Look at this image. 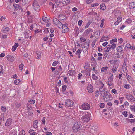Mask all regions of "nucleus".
<instances>
[{
  "label": "nucleus",
  "mask_w": 135,
  "mask_h": 135,
  "mask_svg": "<svg viewBox=\"0 0 135 135\" xmlns=\"http://www.w3.org/2000/svg\"><path fill=\"white\" fill-rule=\"evenodd\" d=\"M90 108L89 105L87 103L83 104L82 105V108L85 110H88Z\"/></svg>",
  "instance_id": "8"
},
{
  "label": "nucleus",
  "mask_w": 135,
  "mask_h": 135,
  "mask_svg": "<svg viewBox=\"0 0 135 135\" xmlns=\"http://www.w3.org/2000/svg\"><path fill=\"white\" fill-rule=\"evenodd\" d=\"M89 41H88L87 42H86V46H84V48H85V50H87L88 49V47L89 46Z\"/></svg>",
  "instance_id": "32"
},
{
  "label": "nucleus",
  "mask_w": 135,
  "mask_h": 135,
  "mask_svg": "<svg viewBox=\"0 0 135 135\" xmlns=\"http://www.w3.org/2000/svg\"><path fill=\"white\" fill-rule=\"evenodd\" d=\"M129 122H131L134 123L135 122V119H129Z\"/></svg>",
  "instance_id": "62"
},
{
  "label": "nucleus",
  "mask_w": 135,
  "mask_h": 135,
  "mask_svg": "<svg viewBox=\"0 0 135 135\" xmlns=\"http://www.w3.org/2000/svg\"><path fill=\"white\" fill-rule=\"evenodd\" d=\"M117 40L115 38L114 39H113L110 40V44H112L113 42H117Z\"/></svg>",
  "instance_id": "44"
},
{
  "label": "nucleus",
  "mask_w": 135,
  "mask_h": 135,
  "mask_svg": "<svg viewBox=\"0 0 135 135\" xmlns=\"http://www.w3.org/2000/svg\"><path fill=\"white\" fill-rule=\"evenodd\" d=\"M87 90L89 92H93V87L92 85L91 84L88 85L87 87Z\"/></svg>",
  "instance_id": "11"
},
{
  "label": "nucleus",
  "mask_w": 135,
  "mask_h": 135,
  "mask_svg": "<svg viewBox=\"0 0 135 135\" xmlns=\"http://www.w3.org/2000/svg\"><path fill=\"white\" fill-rule=\"evenodd\" d=\"M17 131L16 130L12 131V132L9 134V135H17Z\"/></svg>",
  "instance_id": "24"
},
{
  "label": "nucleus",
  "mask_w": 135,
  "mask_h": 135,
  "mask_svg": "<svg viewBox=\"0 0 135 135\" xmlns=\"http://www.w3.org/2000/svg\"><path fill=\"white\" fill-rule=\"evenodd\" d=\"M64 80L65 82L66 83H68V81L67 80V77H65L64 78Z\"/></svg>",
  "instance_id": "63"
},
{
  "label": "nucleus",
  "mask_w": 135,
  "mask_h": 135,
  "mask_svg": "<svg viewBox=\"0 0 135 135\" xmlns=\"http://www.w3.org/2000/svg\"><path fill=\"white\" fill-rule=\"evenodd\" d=\"M120 12L119 10H117L116 11H114L113 12L114 13H116L115 14V16L117 15L118 14L117 13H118L119 14L120 13Z\"/></svg>",
  "instance_id": "50"
},
{
  "label": "nucleus",
  "mask_w": 135,
  "mask_h": 135,
  "mask_svg": "<svg viewBox=\"0 0 135 135\" xmlns=\"http://www.w3.org/2000/svg\"><path fill=\"white\" fill-rule=\"evenodd\" d=\"M81 125L78 122H75L73 126V129L74 132L76 133L79 132L81 129Z\"/></svg>",
  "instance_id": "2"
},
{
  "label": "nucleus",
  "mask_w": 135,
  "mask_h": 135,
  "mask_svg": "<svg viewBox=\"0 0 135 135\" xmlns=\"http://www.w3.org/2000/svg\"><path fill=\"white\" fill-rule=\"evenodd\" d=\"M117 52L122 53L123 50L121 46H118L117 48Z\"/></svg>",
  "instance_id": "17"
},
{
  "label": "nucleus",
  "mask_w": 135,
  "mask_h": 135,
  "mask_svg": "<svg viewBox=\"0 0 135 135\" xmlns=\"http://www.w3.org/2000/svg\"><path fill=\"white\" fill-rule=\"evenodd\" d=\"M59 19L62 21H64L66 20V16L65 15L61 14L59 16Z\"/></svg>",
  "instance_id": "9"
},
{
  "label": "nucleus",
  "mask_w": 135,
  "mask_h": 135,
  "mask_svg": "<svg viewBox=\"0 0 135 135\" xmlns=\"http://www.w3.org/2000/svg\"><path fill=\"white\" fill-rule=\"evenodd\" d=\"M32 6H33V8L35 11H37L39 10L40 6L38 3V2L36 0H34Z\"/></svg>",
  "instance_id": "4"
},
{
  "label": "nucleus",
  "mask_w": 135,
  "mask_h": 135,
  "mask_svg": "<svg viewBox=\"0 0 135 135\" xmlns=\"http://www.w3.org/2000/svg\"><path fill=\"white\" fill-rule=\"evenodd\" d=\"M86 113L87 114L85 113V115L84 114V115L82 116L81 119L84 120V121L88 122L89 121L91 115L90 114H88L87 112Z\"/></svg>",
  "instance_id": "5"
},
{
  "label": "nucleus",
  "mask_w": 135,
  "mask_h": 135,
  "mask_svg": "<svg viewBox=\"0 0 135 135\" xmlns=\"http://www.w3.org/2000/svg\"><path fill=\"white\" fill-rule=\"evenodd\" d=\"M111 49H114L116 47V45L114 43L112 44L111 45H110Z\"/></svg>",
  "instance_id": "38"
},
{
  "label": "nucleus",
  "mask_w": 135,
  "mask_h": 135,
  "mask_svg": "<svg viewBox=\"0 0 135 135\" xmlns=\"http://www.w3.org/2000/svg\"><path fill=\"white\" fill-rule=\"evenodd\" d=\"M80 41L83 42H85L86 41V39L85 38L83 37L80 38Z\"/></svg>",
  "instance_id": "52"
},
{
  "label": "nucleus",
  "mask_w": 135,
  "mask_h": 135,
  "mask_svg": "<svg viewBox=\"0 0 135 135\" xmlns=\"http://www.w3.org/2000/svg\"><path fill=\"white\" fill-rule=\"evenodd\" d=\"M23 64L22 63H21L20 65L19 66V68L20 70H22L23 69Z\"/></svg>",
  "instance_id": "40"
},
{
  "label": "nucleus",
  "mask_w": 135,
  "mask_h": 135,
  "mask_svg": "<svg viewBox=\"0 0 135 135\" xmlns=\"http://www.w3.org/2000/svg\"><path fill=\"white\" fill-rule=\"evenodd\" d=\"M131 109L132 110L135 112V106L133 105H131L130 107Z\"/></svg>",
  "instance_id": "42"
},
{
  "label": "nucleus",
  "mask_w": 135,
  "mask_h": 135,
  "mask_svg": "<svg viewBox=\"0 0 135 135\" xmlns=\"http://www.w3.org/2000/svg\"><path fill=\"white\" fill-rule=\"evenodd\" d=\"M129 7L130 9H133L135 8V3L132 2L129 3Z\"/></svg>",
  "instance_id": "15"
},
{
  "label": "nucleus",
  "mask_w": 135,
  "mask_h": 135,
  "mask_svg": "<svg viewBox=\"0 0 135 135\" xmlns=\"http://www.w3.org/2000/svg\"><path fill=\"white\" fill-rule=\"evenodd\" d=\"M92 77L93 79L94 80H96L98 79V77L95 75L94 74H93L92 76Z\"/></svg>",
  "instance_id": "37"
},
{
  "label": "nucleus",
  "mask_w": 135,
  "mask_h": 135,
  "mask_svg": "<svg viewBox=\"0 0 135 135\" xmlns=\"http://www.w3.org/2000/svg\"><path fill=\"white\" fill-rule=\"evenodd\" d=\"M1 110L3 111H5L6 110V108L5 107L2 106L1 107Z\"/></svg>",
  "instance_id": "55"
},
{
  "label": "nucleus",
  "mask_w": 135,
  "mask_h": 135,
  "mask_svg": "<svg viewBox=\"0 0 135 135\" xmlns=\"http://www.w3.org/2000/svg\"><path fill=\"white\" fill-rule=\"evenodd\" d=\"M108 56V54L107 53H105L104 54V55H103V59H106V58Z\"/></svg>",
  "instance_id": "49"
},
{
  "label": "nucleus",
  "mask_w": 135,
  "mask_h": 135,
  "mask_svg": "<svg viewBox=\"0 0 135 135\" xmlns=\"http://www.w3.org/2000/svg\"><path fill=\"white\" fill-rule=\"evenodd\" d=\"M108 68L107 66H106L105 67H103L101 68V72H105L106 71Z\"/></svg>",
  "instance_id": "35"
},
{
  "label": "nucleus",
  "mask_w": 135,
  "mask_h": 135,
  "mask_svg": "<svg viewBox=\"0 0 135 135\" xmlns=\"http://www.w3.org/2000/svg\"><path fill=\"white\" fill-rule=\"evenodd\" d=\"M126 75L127 77V79L128 80H130V79H131V76H129L126 73Z\"/></svg>",
  "instance_id": "59"
},
{
  "label": "nucleus",
  "mask_w": 135,
  "mask_h": 135,
  "mask_svg": "<svg viewBox=\"0 0 135 135\" xmlns=\"http://www.w3.org/2000/svg\"><path fill=\"white\" fill-rule=\"evenodd\" d=\"M95 96L96 97H98V95L99 94V91L98 90H97L95 93Z\"/></svg>",
  "instance_id": "57"
},
{
  "label": "nucleus",
  "mask_w": 135,
  "mask_h": 135,
  "mask_svg": "<svg viewBox=\"0 0 135 135\" xmlns=\"http://www.w3.org/2000/svg\"><path fill=\"white\" fill-rule=\"evenodd\" d=\"M112 92L114 93V94H117V91L115 89H113L112 90Z\"/></svg>",
  "instance_id": "51"
},
{
  "label": "nucleus",
  "mask_w": 135,
  "mask_h": 135,
  "mask_svg": "<svg viewBox=\"0 0 135 135\" xmlns=\"http://www.w3.org/2000/svg\"><path fill=\"white\" fill-rule=\"evenodd\" d=\"M27 109L30 110V109L31 107V105L29 104H27Z\"/></svg>",
  "instance_id": "58"
},
{
  "label": "nucleus",
  "mask_w": 135,
  "mask_h": 135,
  "mask_svg": "<svg viewBox=\"0 0 135 135\" xmlns=\"http://www.w3.org/2000/svg\"><path fill=\"white\" fill-rule=\"evenodd\" d=\"M108 85L109 86H112V87H110V88H112L113 87V82H108Z\"/></svg>",
  "instance_id": "47"
},
{
  "label": "nucleus",
  "mask_w": 135,
  "mask_h": 135,
  "mask_svg": "<svg viewBox=\"0 0 135 135\" xmlns=\"http://www.w3.org/2000/svg\"><path fill=\"white\" fill-rule=\"evenodd\" d=\"M82 75V74L81 73L79 74L78 76V79H80Z\"/></svg>",
  "instance_id": "56"
},
{
  "label": "nucleus",
  "mask_w": 135,
  "mask_h": 135,
  "mask_svg": "<svg viewBox=\"0 0 135 135\" xmlns=\"http://www.w3.org/2000/svg\"><path fill=\"white\" fill-rule=\"evenodd\" d=\"M124 87L127 89H128L130 88V85L127 84H125L124 85Z\"/></svg>",
  "instance_id": "28"
},
{
  "label": "nucleus",
  "mask_w": 135,
  "mask_h": 135,
  "mask_svg": "<svg viewBox=\"0 0 135 135\" xmlns=\"http://www.w3.org/2000/svg\"><path fill=\"white\" fill-rule=\"evenodd\" d=\"M68 74L69 76H72L73 75L75 74V71L74 70H70L69 71Z\"/></svg>",
  "instance_id": "21"
},
{
  "label": "nucleus",
  "mask_w": 135,
  "mask_h": 135,
  "mask_svg": "<svg viewBox=\"0 0 135 135\" xmlns=\"http://www.w3.org/2000/svg\"><path fill=\"white\" fill-rule=\"evenodd\" d=\"M66 86L65 85H64L62 86V91L63 92H64L65 91V90H66Z\"/></svg>",
  "instance_id": "45"
},
{
  "label": "nucleus",
  "mask_w": 135,
  "mask_h": 135,
  "mask_svg": "<svg viewBox=\"0 0 135 135\" xmlns=\"http://www.w3.org/2000/svg\"><path fill=\"white\" fill-rule=\"evenodd\" d=\"M113 74H112L110 77V78H108V80H109L110 79L111 80H113Z\"/></svg>",
  "instance_id": "61"
},
{
  "label": "nucleus",
  "mask_w": 135,
  "mask_h": 135,
  "mask_svg": "<svg viewBox=\"0 0 135 135\" xmlns=\"http://www.w3.org/2000/svg\"><path fill=\"white\" fill-rule=\"evenodd\" d=\"M70 0H64L62 1V3L63 4H65L70 3Z\"/></svg>",
  "instance_id": "26"
},
{
  "label": "nucleus",
  "mask_w": 135,
  "mask_h": 135,
  "mask_svg": "<svg viewBox=\"0 0 135 135\" xmlns=\"http://www.w3.org/2000/svg\"><path fill=\"white\" fill-rule=\"evenodd\" d=\"M25 133L24 130H22L21 132H20L19 135H25Z\"/></svg>",
  "instance_id": "39"
},
{
  "label": "nucleus",
  "mask_w": 135,
  "mask_h": 135,
  "mask_svg": "<svg viewBox=\"0 0 135 135\" xmlns=\"http://www.w3.org/2000/svg\"><path fill=\"white\" fill-rule=\"evenodd\" d=\"M111 48L110 45H107L105 48V50L106 52H108L110 51L111 49Z\"/></svg>",
  "instance_id": "20"
},
{
  "label": "nucleus",
  "mask_w": 135,
  "mask_h": 135,
  "mask_svg": "<svg viewBox=\"0 0 135 135\" xmlns=\"http://www.w3.org/2000/svg\"><path fill=\"white\" fill-rule=\"evenodd\" d=\"M108 39V37H105L103 36L101 39L100 40V42H103L104 41L107 40Z\"/></svg>",
  "instance_id": "18"
},
{
  "label": "nucleus",
  "mask_w": 135,
  "mask_h": 135,
  "mask_svg": "<svg viewBox=\"0 0 135 135\" xmlns=\"http://www.w3.org/2000/svg\"><path fill=\"white\" fill-rule=\"evenodd\" d=\"M125 96L127 99L130 100L131 102H135V98L131 94L126 93Z\"/></svg>",
  "instance_id": "3"
},
{
  "label": "nucleus",
  "mask_w": 135,
  "mask_h": 135,
  "mask_svg": "<svg viewBox=\"0 0 135 135\" xmlns=\"http://www.w3.org/2000/svg\"><path fill=\"white\" fill-rule=\"evenodd\" d=\"M88 62H86L85 64V65L84 67V68L85 69H88Z\"/></svg>",
  "instance_id": "41"
},
{
  "label": "nucleus",
  "mask_w": 135,
  "mask_h": 135,
  "mask_svg": "<svg viewBox=\"0 0 135 135\" xmlns=\"http://www.w3.org/2000/svg\"><path fill=\"white\" fill-rule=\"evenodd\" d=\"M12 120L9 118L7 120L6 122L5 123V125L6 126H9L12 124Z\"/></svg>",
  "instance_id": "13"
},
{
  "label": "nucleus",
  "mask_w": 135,
  "mask_h": 135,
  "mask_svg": "<svg viewBox=\"0 0 135 135\" xmlns=\"http://www.w3.org/2000/svg\"><path fill=\"white\" fill-rule=\"evenodd\" d=\"M30 134L32 135H34L35 134V131L30 129L29 131Z\"/></svg>",
  "instance_id": "31"
},
{
  "label": "nucleus",
  "mask_w": 135,
  "mask_h": 135,
  "mask_svg": "<svg viewBox=\"0 0 135 135\" xmlns=\"http://www.w3.org/2000/svg\"><path fill=\"white\" fill-rule=\"evenodd\" d=\"M82 51V50L81 49H78V50L77 51L76 54H80L81 53Z\"/></svg>",
  "instance_id": "43"
},
{
  "label": "nucleus",
  "mask_w": 135,
  "mask_h": 135,
  "mask_svg": "<svg viewBox=\"0 0 135 135\" xmlns=\"http://www.w3.org/2000/svg\"><path fill=\"white\" fill-rule=\"evenodd\" d=\"M41 52H38L37 53V58L39 59H40L41 56Z\"/></svg>",
  "instance_id": "34"
},
{
  "label": "nucleus",
  "mask_w": 135,
  "mask_h": 135,
  "mask_svg": "<svg viewBox=\"0 0 135 135\" xmlns=\"http://www.w3.org/2000/svg\"><path fill=\"white\" fill-rule=\"evenodd\" d=\"M104 106H105V104L103 103H102L100 104V107L101 108H103L104 107Z\"/></svg>",
  "instance_id": "60"
},
{
  "label": "nucleus",
  "mask_w": 135,
  "mask_h": 135,
  "mask_svg": "<svg viewBox=\"0 0 135 135\" xmlns=\"http://www.w3.org/2000/svg\"><path fill=\"white\" fill-rule=\"evenodd\" d=\"M92 23V21H89L88 22L86 25L87 26H89V25Z\"/></svg>",
  "instance_id": "64"
},
{
  "label": "nucleus",
  "mask_w": 135,
  "mask_h": 135,
  "mask_svg": "<svg viewBox=\"0 0 135 135\" xmlns=\"http://www.w3.org/2000/svg\"><path fill=\"white\" fill-rule=\"evenodd\" d=\"M66 105L69 107H71L73 105V103L72 101L69 99L66 100L65 101Z\"/></svg>",
  "instance_id": "7"
},
{
  "label": "nucleus",
  "mask_w": 135,
  "mask_h": 135,
  "mask_svg": "<svg viewBox=\"0 0 135 135\" xmlns=\"http://www.w3.org/2000/svg\"><path fill=\"white\" fill-rule=\"evenodd\" d=\"M93 31L92 29L91 28H88L85 30V32L87 34H89L90 32H92Z\"/></svg>",
  "instance_id": "23"
},
{
  "label": "nucleus",
  "mask_w": 135,
  "mask_h": 135,
  "mask_svg": "<svg viewBox=\"0 0 135 135\" xmlns=\"http://www.w3.org/2000/svg\"><path fill=\"white\" fill-rule=\"evenodd\" d=\"M7 59L10 61H13L14 60V57L12 56L9 55H8L7 56Z\"/></svg>",
  "instance_id": "12"
},
{
  "label": "nucleus",
  "mask_w": 135,
  "mask_h": 135,
  "mask_svg": "<svg viewBox=\"0 0 135 135\" xmlns=\"http://www.w3.org/2000/svg\"><path fill=\"white\" fill-rule=\"evenodd\" d=\"M13 6L14 7V11H15L18 10L21 8V7L18 4H13Z\"/></svg>",
  "instance_id": "14"
},
{
  "label": "nucleus",
  "mask_w": 135,
  "mask_h": 135,
  "mask_svg": "<svg viewBox=\"0 0 135 135\" xmlns=\"http://www.w3.org/2000/svg\"><path fill=\"white\" fill-rule=\"evenodd\" d=\"M123 115L125 116V117H126L127 116V111H124L122 113Z\"/></svg>",
  "instance_id": "53"
},
{
  "label": "nucleus",
  "mask_w": 135,
  "mask_h": 135,
  "mask_svg": "<svg viewBox=\"0 0 135 135\" xmlns=\"http://www.w3.org/2000/svg\"><path fill=\"white\" fill-rule=\"evenodd\" d=\"M53 22L54 24L56 25L59 22V21L56 18H55L53 20Z\"/></svg>",
  "instance_id": "22"
},
{
  "label": "nucleus",
  "mask_w": 135,
  "mask_h": 135,
  "mask_svg": "<svg viewBox=\"0 0 135 135\" xmlns=\"http://www.w3.org/2000/svg\"><path fill=\"white\" fill-rule=\"evenodd\" d=\"M18 46L19 45L18 43H15L14 44V45L12 47V51H14L16 49V48L18 47Z\"/></svg>",
  "instance_id": "16"
},
{
  "label": "nucleus",
  "mask_w": 135,
  "mask_h": 135,
  "mask_svg": "<svg viewBox=\"0 0 135 135\" xmlns=\"http://www.w3.org/2000/svg\"><path fill=\"white\" fill-rule=\"evenodd\" d=\"M9 30L8 27H3L2 30V32L3 33H6L8 32Z\"/></svg>",
  "instance_id": "10"
},
{
  "label": "nucleus",
  "mask_w": 135,
  "mask_h": 135,
  "mask_svg": "<svg viewBox=\"0 0 135 135\" xmlns=\"http://www.w3.org/2000/svg\"><path fill=\"white\" fill-rule=\"evenodd\" d=\"M20 81V79H17L15 80L14 83L15 84L17 85L18 84Z\"/></svg>",
  "instance_id": "33"
},
{
  "label": "nucleus",
  "mask_w": 135,
  "mask_h": 135,
  "mask_svg": "<svg viewBox=\"0 0 135 135\" xmlns=\"http://www.w3.org/2000/svg\"><path fill=\"white\" fill-rule=\"evenodd\" d=\"M21 104L20 103H15V108H18L21 105Z\"/></svg>",
  "instance_id": "29"
},
{
  "label": "nucleus",
  "mask_w": 135,
  "mask_h": 135,
  "mask_svg": "<svg viewBox=\"0 0 135 135\" xmlns=\"http://www.w3.org/2000/svg\"><path fill=\"white\" fill-rule=\"evenodd\" d=\"M26 114L28 115L31 116L33 115V113L31 112V109H30L26 113Z\"/></svg>",
  "instance_id": "27"
},
{
  "label": "nucleus",
  "mask_w": 135,
  "mask_h": 135,
  "mask_svg": "<svg viewBox=\"0 0 135 135\" xmlns=\"http://www.w3.org/2000/svg\"><path fill=\"white\" fill-rule=\"evenodd\" d=\"M100 8L102 10H105L106 8V7L105 4H102L100 6Z\"/></svg>",
  "instance_id": "19"
},
{
  "label": "nucleus",
  "mask_w": 135,
  "mask_h": 135,
  "mask_svg": "<svg viewBox=\"0 0 135 135\" xmlns=\"http://www.w3.org/2000/svg\"><path fill=\"white\" fill-rule=\"evenodd\" d=\"M60 1L59 0H57L55 2V3L54 4L55 6V7H57L58 6L59 4Z\"/></svg>",
  "instance_id": "36"
},
{
  "label": "nucleus",
  "mask_w": 135,
  "mask_h": 135,
  "mask_svg": "<svg viewBox=\"0 0 135 135\" xmlns=\"http://www.w3.org/2000/svg\"><path fill=\"white\" fill-rule=\"evenodd\" d=\"M101 95L103 97V99L106 102H109L112 99V97L109 93L105 90V89L104 88L102 90L100 91Z\"/></svg>",
  "instance_id": "1"
},
{
  "label": "nucleus",
  "mask_w": 135,
  "mask_h": 135,
  "mask_svg": "<svg viewBox=\"0 0 135 135\" xmlns=\"http://www.w3.org/2000/svg\"><path fill=\"white\" fill-rule=\"evenodd\" d=\"M3 66L2 65H0V73H3Z\"/></svg>",
  "instance_id": "46"
},
{
  "label": "nucleus",
  "mask_w": 135,
  "mask_h": 135,
  "mask_svg": "<svg viewBox=\"0 0 135 135\" xmlns=\"http://www.w3.org/2000/svg\"><path fill=\"white\" fill-rule=\"evenodd\" d=\"M83 21L82 20H80L78 22V24L79 26H81L82 25Z\"/></svg>",
  "instance_id": "54"
},
{
  "label": "nucleus",
  "mask_w": 135,
  "mask_h": 135,
  "mask_svg": "<svg viewBox=\"0 0 135 135\" xmlns=\"http://www.w3.org/2000/svg\"><path fill=\"white\" fill-rule=\"evenodd\" d=\"M58 63V62L57 61H56L53 62L52 64V66H56L57 64Z\"/></svg>",
  "instance_id": "48"
},
{
  "label": "nucleus",
  "mask_w": 135,
  "mask_h": 135,
  "mask_svg": "<svg viewBox=\"0 0 135 135\" xmlns=\"http://www.w3.org/2000/svg\"><path fill=\"white\" fill-rule=\"evenodd\" d=\"M29 32H27L26 31L25 32L24 34L25 35V37L26 38H27L29 37V36L28 35Z\"/></svg>",
  "instance_id": "30"
},
{
  "label": "nucleus",
  "mask_w": 135,
  "mask_h": 135,
  "mask_svg": "<svg viewBox=\"0 0 135 135\" xmlns=\"http://www.w3.org/2000/svg\"><path fill=\"white\" fill-rule=\"evenodd\" d=\"M68 24L66 23L63 25L62 27V31L63 33H65L68 32L69 30V28L68 27Z\"/></svg>",
  "instance_id": "6"
},
{
  "label": "nucleus",
  "mask_w": 135,
  "mask_h": 135,
  "mask_svg": "<svg viewBox=\"0 0 135 135\" xmlns=\"http://www.w3.org/2000/svg\"><path fill=\"white\" fill-rule=\"evenodd\" d=\"M63 24L60 21L58 22V23L57 25L58 27L60 28H62L63 26Z\"/></svg>",
  "instance_id": "25"
}]
</instances>
